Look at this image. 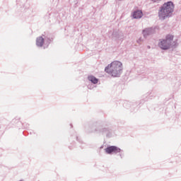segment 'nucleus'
I'll return each mask as SVG.
<instances>
[{"label":"nucleus","instance_id":"7ed1b4c3","mask_svg":"<svg viewBox=\"0 0 181 181\" xmlns=\"http://www.w3.org/2000/svg\"><path fill=\"white\" fill-rule=\"evenodd\" d=\"M173 45V35H167L165 37V40H160L158 42V46L163 50H168V49H170L171 46Z\"/></svg>","mask_w":181,"mask_h":181},{"label":"nucleus","instance_id":"39448f33","mask_svg":"<svg viewBox=\"0 0 181 181\" xmlns=\"http://www.w3.org/2000/svg\"><path fill=\"white\" fill-rule=\"evenodd\" d=\"M45 43V38L42 37H38L36 39V45L38 47H42Z\"/></svg>","mask_w":181,"mask_h":181},{"label":"nucleus","instance_id":"1a4fd4ad","mask_svg":"<svg viewBox=\"0 0 181 181\" xmlns=\"http://www.w3.org/2000/svg\"><path fill=\"white\" fill-rule=\"evenodd\" d=\"M153 2H158V1H160V0H151Z\"/></svg>","mask_w":181,"mask_h":181},{"label":"nucleus","instance_id":"f03ea898","mask_svg":"<svg viewBox=\"0 0 181 181\" xmlns=\"http://www.w3.org/2000/svg\"><path fill=\"white\" fill-rule=\"evenodd\" d=\"M175 6L172 1H168L165 3L161 7L160 10L158 12V16L160 19H165L168 16H170L173 12Z\"/></svg>","mask_w":181,"mask_h":181},{"label":"nucleus","instance_id":"f257e3e1","mask_svg":"<svg viewBox=\"0 0 181 181\" xmlns=\"http://www.w3.org/2000/svg\"><path fill=\"white\" fill-rule=\"evenodd\" d=\"M105 71L111 74L113 77H118L122 71V63L118 61H114L105 69Z\"/></svg>","mask_w":181,"mask_h":181},{"label":"nucleus","instance_id":"423d86ee","mask_svg":"<svg viewBox=\"0 0 181 181\" xmlns=\"http://www.w3.org/2000/svg\"><path fill=\"white\" fill-rule=\"evenodd\" d=\"M143 13L141 11H136L133 13V18L134 19H141V17L143 16Z\"/></svg>","mask_w":181,"mask_h":181},{"label":"nucleus","instance_id":"6e6552de","mask_svg":"<svg viewBox=\"0 0 181 181\" xmlns=\"http://www.w3.org/2000/svg\"><path fill=\"white\" fill-rule=\"evenodd\" d=\"M148 32V30H144L143 31L144 35V36H146Z\"/></svg>","mask_w":181,"mask_h":181},{"label":"nucleus","instance_id":"20e7f679","mask_svg":"<svg viewBox=\"0 0 181 181\" xmlns=\"http://www.w3.org/2000/svg\"><path fill=\"white\" fill-rule=\"evenodd\" d=\"M106 153L108 155H111V153H119L121 152V148L115 146H111L105 149Z\"/></svg>","mask_w":181,"mask_h":181},{"label":"nucleus","instance_id":"0eeeda50","mask_svg":"<svg viewBox=\"0 0 181 181\" xmlns=\"http://www.w3.org/2000/svg\"><path fill=\"white\" fill-rule=\"evenodd\" d=\"M88 78L89 81H91V83H93V84H97V83H98V79L95 76H88Z\"/></svg>","mask_w":181,"mask_h":181}]
</instances>
